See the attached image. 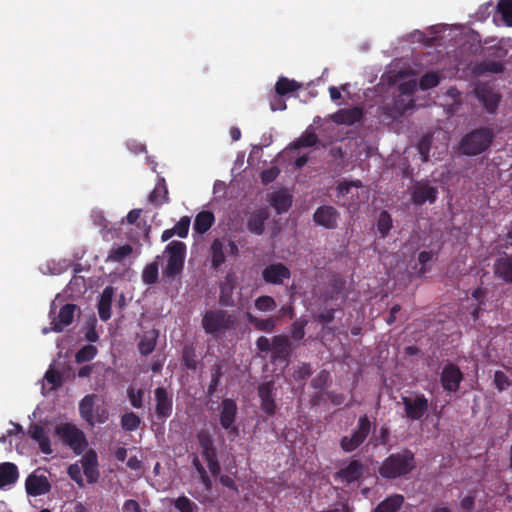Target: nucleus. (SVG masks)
<instances>
[{
    "mask_svg": "<svg viewBox=\"0 0 512 512\" xmlns=\"http://www.w3.org/2000/svg\"><path fill=\"white\" fill-rule=\"evenodd\" d=\"M416 466L415 454L406 448L385 458L378 473L384 479H396L410 474Z\"/></svg>",
    "mask_w": 512,
    "mask_h": 512,
    "instance_id": "nucleus-1",
    "label": "nucleus"
},
{
    "mask_svg": "<svg viewBox=\"0 0 512 512\" xmlns=\"http://www.w3.org/2000/svg\"><path fill=\"white\" fill-rule=\"evenodd\" d=\"M494 133L488 127L476 128L464 135L458 150L466 156H476L485 152L492 144Z\"/></svg>",
    "mask_w": 512,
    "mask_h": 512,
    "instance_id": "nucleus-2",
    "label": "nucleus"
},
{
    "mask_svg": "<svg viewBox=\"0 0 512 512\" xmlns=\"http://www.w3.org/2000/svg\"><path fill=\"white\" fill-rule=\"evenodd\" d=\"M54 432L61 442L69 447L76 455L82 454L88 447L85 433L73 423L66 422L58 424Z\"/></svg>",
    "mask_w": 512,
    "mask_h": 512,
    "instance_id": "nucleus-3",
    "label": "nucleus"
},
{
    "mask_svg": "<svg viewBox=\"0 0 512 512\" xmlns=\"http://www.w3.org/2000/svg\"><path fill=\"white\" fill-rule=\"evenodd\" d=\"M235 322V317L222 309L208 310L202 317L204 331L214 336L224 334L235 325Z\"/></svg>",
    "mask_w": 512,
    "mask_h": 512,
    "instance_id": "nucleus-4",
    "label": "nucleus"
},
{
    "mask_svg": "<svg viewBox=\"0 0 512 512\" xmlns=\"http://www.w3.org/2000/svg\"><path fill=\"white\" fill-rule=\"evenodd\" d=\"M372 429V423L367 414L361 415L357 420L355 429L350 435L340 439L339 445L343 452L351 453L358 449L368 438Z\"/></svg>",
    "mask_w": 512,
    "mask_h": 512,
    "instance_id": "nucleus-5",
    "label": "nucleus"
},
{
    "mask_svg": "<svg viewBox=\"0 0 512 512\" xmlns=\"http://www.w3.org/2000/svg\"><path fill=\"white\" fill-rule=\"evenodd\" d=\"M165 252L168 254V258L163 274L167 278L174 279L183 271L186 245L181 241L174 240L166 246Z\"/></svg>",
    "mask_w": 512,
    "mask_h": 512,
    "instance_id": "nucleus-6",
    "label": "nucleus"
},
{
    "mask_svg": "<svg viewBox=\"0 0 512 512\" xmlns=\"http://www.w3.org/2000/svg\"><path fill=\"white\" fill-rule=\"evenodd\" d=\"M197 440L201 448V455L207 462L210 473L214 477L218 476L221 472V465L218 460L213 437L207 431H200L197 434Z\"/></svg>",
    "mask_w": 512,
    "mask_h": 512,
    "instance_id": "nucleus-7",
    "label": "nucleus"
},
{
    "mask_svg": "<svg viewBox=\"0 0 512 512\" xmlns=\"http://www.w3.org/2000/svg\"><path fill=\"white\" fill-rule=\"evenodd\" d=\"M508 51L501 46H490L486 49V56L492 57L485 59L475 66V72L478 74L485 73H502L504 71V64L502 60L507 56Z\"/></svg>",
    "mask_w": 512,
    "mask_h": 512,
    "instance_id": "nucleus-8",
    "label": "nucleus"
},
{
    "mask_svg": "<svg viewBox=\"0 0 512 512\" xmlns=\"http://www.w3.org/2000/svg\"><path fill=\"white\" fill-rule=\"evenodd\" d=\"M438 198V188L431 185L429 180L416 181L410 189V200L415 206L425 203L434 204Z\"/></svg>",
    "mask_w": 512,
    "mask_h": 512,
    "instance_id": "nucleus-9",
    "label": "nucleus"
},
{
    "mask_svg": "<svg viewBox=\"0 0 512 512\" xmlns=\"http://www.w3.org/2000/svg\"><path fill=\"white\" fill-rule=\"evenodd\" d=\"M474 95L488 114H495L502 96L489 83H479L474 88Z\"/></svg>",
    "mask_w": 512,
    "mask_h": 512,
    "instance_id": "nucleus-10",
    "label": "nucleus"
},
{
    "mask_svg": "<svg viewBox=\"0 0 512 512\" xmlns=\"http://www.w3.org/2000/svg\"><path fill=\"white\" fill-rule=\"evenodd\" d=\"M237 404L235 400L225 398L221 402L219 421L221 427L227 432L228 435L234 439L239 434V429L236 422L237 417Z\"/></svg>",
    "mask_w": 512,
    "mask_h": 512,
    "instance_id": "nucleus-11",
    "label": "nucleus"
},
{
    "mask_svg": "<svg viewBox=\"0 0 512 512\" xmlns=\"http://www.w3.org/2000/svg\"><path fill=\"white\" fill-rule=\"evenodd\" d=\"M405 415L409 420H420L428 411L429 403L424 394H417L414 398L402 397Z\"/></svg>",
    "mask_w": 512,
    "mask_h": 512,
    "instance_id": "nucleus-12",
    "label": "nucleus"
},
{
    "mask_svg": "<svg viewBox=\"0 0 512 512\" xmlns=\"http://www.w3.org/2000/svg\"><path fill=\"white\" fill-rule=\"evenodd\" d=\"M292 355V343L286 335H275L272 337V350L270 361L273 364H287Z\"/></svg>",
    "mask_w": 512,
    "mask_h": 512,
    "instance_id": "nucleus-13",
    "label": "nucleus"
},
{
    "mask_svg": "<svg viewBox=\"0 0 512 512\" xmlns=\"http://www.w3.org/2000/svg\"><path fill=\"white\" fill-rule=\"evenodd\" d=\"M155 415L157 419L165 421L173 412V395L164 387L154 390Z\"/></svg>",
    "mask_w": 512,
    "mask_h": 512,
    "instance_id": "nucleus-14",
    "label": "nucleus"
},
{
    "mask_svg": "<svg viewBox=\"0 0 512 512\" xmlns=\"http://www.w3.org/2000/svg\"><path fill=\"white\" fill-rule=\"evenodd\" d=\"M258 396L260 398V407L262 411L269 417L274 416L277 410L274 382L267 381L261 383L258 386Z\"/></svg>",
    "mask_w": 512,
    "mask_h": 512,
    "instance_id": "nucleus-15",
    "label": "nucleus"
},
{
    "mask_svg": "<svg viewBox=\"0 0 512 512\" xmlns=\"http://www.w3.org/2000/svg\"><path fill=\"white\" fill-rule=\"evenodd\" d=\"M463 380V373L460 368L453 363L446 364L440 374L442 388L447 392L458 391Z\"/></svg>",
    "mask_w": 512,
    "mask_h": 512,
    "instance_id": "nucleus-16",
    "label": "nucleus"
},
{
    "mask_svg": "<svg viewBox=\"0 0 512 512\" xmlns=\"http://www.w3.org/2000/svg\"><path fill=\"white\" fill-rule=\"evenodd\" d=\"M290 277L289 268L281 262L269 264L262 270V278L267 284L282 285Z\"/></svg>",
    "mask_w": 512,
    "mask_h": 512,
    "instance_id": "nucleus-17",
    "label": "nucleus"
},
{
    "mask_svg": "<svg viewBox=\"0 0 512 512\" xmlns=\"http://www.w3.org/2000/svg\"><path fill=\"white\" fill-rule=\"evenodd\" d=\"M36 470L28 475L25 481V489L29 496L37 497L51 490V484L44 474H38Z\"/></svg>",
    "mask_w": 512,
    "mask_h": 512,
    "instance_id": "nucleus-18",
    "label": "nucleus"
},
{
    "mask_svg": "<svg viewBox=\"0 0 512 512\" xmlns=\"http://www.w3.org/2000/svg\"><path fill=\"white\" fill-rule=\"evenodd\" d=\"M340 213L330 205L318 207L313 214V221L326 229L332 230L337 227Z\"/></svg>",
    "mask_w": 512,
    "mask_h": 512,
    "instance_id": "nucleus-19",
    "label": "nucleus"
},
{
    "mask_svg": "<svg viewBox=\"0 0 512 512\" xmlns=\"http://www.w3.org/2000/svg\"><path fill=\"white\" fill-rule=\"evenodd\" d=\"M237 285V277L234 273L229 272L219 285V305L221 307H234L235 301L233 293Z\"/></svg>",
    "mask_w": 512,
    "mask_h": 512,
    "instance_id": "nucleus-20",
    "label": "nucleus"
},
{
    "mask_svg": "<svg viewBox=\"0 0 512 512\" xmlns=\"http://www.w3.org/2000/svg\"><path fill=\"white\" fill-rule=\"evenodd\" d=\"M83 474L89 484H94L99 480L100 472L98 470V455L95 450H88L81 459Z\"/></svg>",
    "mask_w": 512,
    "mask_h": 512,
    "instance_id": "nucleus-21",
    "label": "nucleus"
},
{
    "mask_svg": "<svg viewBox=\"0 0 512 512\" xmlns=\"http://www.w3.org/2000/svg\"><path fill=\"white\" fill-rule=\"evenodd\" d=\"M365 466L357 459H352L348 465L341 468L336 477L346 484H351L359 481L364 474Z\"/></svg>",
    "mask_w": 512,
    "mask_h": 512,
    "instance_id": "nucleus-22",
    "label": "nucleus"
},
{
    "mask_svg": "<svg viewBox=\"0 0 512 512\" xmlns=\"http://www.w3.org/2000/svg\"><path fill=\"white\" fill-rule=\"evenodd\" d=\"M493 272L496 278L512 284V254L503 253L493 264Z\"/></svg>",
    "mask_w": 512,
    "mask_h": 512,
    "instance_id": "nucleus-23",
    "label": "nucleus"
},
{
    "mask_svg": "<svg viewBox=\"0 0 512 512\" xmlns=\"http://www.w3.org/2000/svg\"><path fill=\"white\" fill-rule=\"evenodd\" d=\"M364 117V111L361 107H352L339 109L332 115V120L338 125L351 126L361 122Z\"/></svg>",
    "mask_w": 512,
    "mask_h": 512,
    "instance_id": "nucleus-24",
    "label": "nucleus"
},
{
    "mask_svg": "<svg viewBox=\"0 0 512 512\" xmlns=\"http://www.w3.org/2000/svg\"><path fill=\"white\" fill-rule=\"evenodd\" d=\"M27 433L29 437L38 444L43 454H52L50 437L43 426L37 423H31Z\"/></svg>",
    "mask_w": 512,
    "mask_h": 512,
    "instance_id": "nucleus-25",
    "label": "nucleus"
},
{
    "mask_svg": "<svg viewBox=\"0 0 512 512\" xmlns=\"http://www.w3.org/2000/svg\"><path fill=\"white\" fill-rule=\"evenodd\" d=\"M76 309L75 304L68 303L62 306L57 317L52 320L51 330L57 333L62 332L65 327L73 322Z\"/></svg>",
    "mask_w": 512,
    "mask_h": 512,
    "instance_id": "nucleus-26",
    "label": "nucleus"
},
{
    "mask_svg": "<svg viewBox=\"0 0 512 512\" xmlns=\"http://www.w3.org/2000/svg\"><path fill=\"white\" fill-rule=\"evenodd\" d=\"M114 296V288L112 286H106L99 298V301L97 303V309L99 318L106 322L111 318V306H112V299Z\"/></svg>",
    "mask_w": 512,
    "mask_h": 512,
    "instance_id": "nucleus-27",
    "label": "nucleus"
},
{
    "mask_svg": "<svg viewBox=\"0 0 512 512\" xmlns=\"http://www.w3.org/2000/svg\"><path fill=\"white\" fill-rule=\"evenodd\" d=\"M269 218L267 209L261 208L254 211L247 221V229L256 235H261L265 229V222Z\"/></svg>",
    "mask_w": 512,
    "mask_h": 512,
    "instance_id": "nucleus-28",
    "label": "nucleus"
},
{
    "mask_svg": "<svg viewBox=\"0 0 512 512\" xmlns=\"http://www.w3.org/2000/svg\"><path fill=\"white\" fill-rule=\"evenodd\" d=\"M269 202L278 214H282L290 209L292 196L287 191L281 189L271 194Z\"/></svg>",
    "mask_w": 512,
    "mask_h": 512,
    "instance_id": "nucleus-29",
    "label": "nucleus"
},
{
    "mask_svg": "<svg viewBox=\"0 0 512 512\" xmlns=\"http://www.w3.org/2000/svg\"><path fill=\"white\" fill-rule=\"evenodd\" d=\"M19 477L18 468L14 463H0V488L14 484Z\"/></svg>",
    "mask_w": 512,
    "mask_h": 512,
    "instance_id": "nucleus-30",
    "label": "nucleus"
},
{
    "mask_svg": "<svg viewBox=\"0 0 512 512\" xmlns=\"http://www.w3.org/2000/svg\"><path fill=\"white\" fill-rule=\"evenodd\" d=\"M404 504L401 494H393L381 501L372 512H398Z\"/></svg>",
    "mask_w": 512,
    "mask_h": 512,
    "instance_id": "nucleus-31",
    "label": "nucleus"
},
{
    "mask_svg": "<svg viewBox=\"0 0 512 512\" xmlns=\"http://www.w3.org/2000/svg\"><path fill=\"white\" fill-rule=\"evenodd\" d=\"M211 267L219 269L226 261L225 244L221 239H214L210 246Z\"/></svg>",
    "mask_w": 512,
    "mask_h": 512,
    "instance_id": "nucleus-32",
    "label": "nucleus"
},
{
    "mask_svg": "<svg viewBox=\"0 0 512 512\" xmlns=\"http://www.w3.org/2000/svg\"><path fill=\"white\" fill-rule=\"evenodd\" d=\"M158 331L153 329L145 332L138 342V350L140 354L147 356L151 354L156 346Z\"/></svg>",
    "mask_w": 512,
    "mask_h": 512,
    "instance_id": "nucleus-33",
    "label": "nucleus"
},
{
    "mask_svg": "<svg viewBox=\"0 0 512 512\" xmlns=\"http://www.w3.org/2000/svg\"><path fill=\"white\" fill-rule=\"evenodd\" d=\"M95 395L89 394L86 395L79 403V413L82 419H84L88 424L94 425V404H95Z\"/></svg>",
    "mask_w": 512,
    "mask_h": 512,
    "instance_id": "nucleus-34",
    "label": "nucleus"
},
{
    "mask_svg": "<svg viewBox=\"0 0 512 512\" xmlns=\"http://www.w3.org/2000/svg\"><path fill=\"white\" fill-rule=\"evenodd\" d=\"M246 319H247L248 323L251 324L258 331L271 332L276 327L277 318H275V317H270V318L264 319V318L256 317L252 313L247 312Z\"/></svg>",
    "mask_w": 512,
    "mask_h": 512,
    "instance_id": "nucleus-35",
    "label": "nucleus"
},
{
    "mask_svg": "<svg viewBox=\"0 0 512 512\" xmlns=\"http://www.w3.org/2000/svg\"><path fill=\"white\" fill-rule=\"evenodd\" d=\"M215 221L214 214L210 211L199 212L194 220L193 228L199 234L206 233Z\"/></svg>",
    "mask_w": 512,
    "mask_h": 512,
    "instance_id": "nucleus-36",
    "label": "nucleus"
},
{
    "mask_svg": "<svg viewBox=\"0 0 512 512\" xmlns=\"http://www.w3.org/2000/svg\"><path fill=\"white\" fill-rule=\"evenodd\" d=\"M159 259L160 256H157L156 259L147 264L142 271V281L147 285H153L158 281L159 278Z\"/></svg>",
    "mask_w": 512,
    "mask_h": 512,
    "instance_id": "nucleus-37",
    "label": "nucleus"
},
{
    "mask_svg": "<svg viewBox=\"0 0 512 512\" xmlns=\"http://www.w3.org/2000/svg\"><path fill=\"white\" fill-rule=\"evenodd\" d=\"M169 201L168 190L164 179L158 183L149 195V202L155 206H160Z\"/></svg>",
    "mask_w": 512,
    "mask_h": 512,
    "instance_id": "nucleus-38",
    "label": "nucleus"
},
{
    "mask_svg": "<svg viewBox=\"0 0 512 512\" xmlns=\"http://www.w3.org/2000/svg\"><path fill=\"white\" fill-rule=\"evenodd\" d=\"M301 88V84L295 80L288 79L286 77H279L275 85L276 94L284 96L288 93H292Z\"/></svg>",
    "mask_w": 512,
    "mask_h": 512,
    "instance_id": "nucleus-39",
    "label": "nucleus"
},
{
    "mask_svg": "<svg viewBox=\"0 0 512 512\" xmlns=\"http://www.w3.org/2000/svg\"><path fill=\"white\" fill-rule=\"evenodd\" d=\"M319 139L316 133L306 130L297 140L290 144V149H300L303 147H313Z\"/></svg>",
    "mask_w": 512,
    "mask_h": 512,
    "instance_id": "nucleus-40",
    "label": "nucleus"
},
{
    "mask_svg": "<svg viewBox=\"0 0 512 512\" xmlns=\"http://www.w3.org/2000/svg\"><path fill=\"white\" fill-rule=\"evenodd\" d=\"M393 227V220L391 215L383 210L379 213L377 219V230L382 238H385Z\"/></svg>",
    "mask_w": 512,
    "mask_h": 512,
    "instance_id": "nucleus-41",
    "label": "nucleus"
},
{
    "mask_svg": "<svg viewBox=\"0 0 512 512\" xmlns=\"http://www.w3.org/2000/svg\"><path fill=\"white\" fill-rule=\"evenodd\" d=\"M140 424L141 419L134 412H127L121 417V427L124 431L133 432L139 428Z\"/></svg>",
    "mask_w": 512,
    "mask_h": 512,
    "instance_id": "nucleus-42",
    "label": "nucleus"
},
{
    "mask_svg": "<svg viewBox=\"0 0 512 512\" xmlns=\"http://www.w3.org/2000/svg\"><path fill=\"white\" fill-rule=\"evenodd\" d=\"M133 252V247L130 244H125L116 248H112L108 254V260L113 262H122L125 258L130 256Z\"/></svg>",
    "mask_w": 512,
    "mask_h": 512,
    "instance_id": "nucleus-43",
    "label": "nucleus"
},
{
    "mask_svg": "<svg viewBox=\"0 0 512 512\" xmlns=\"http://www.w3.org/2000/svg\"><path fill=\"white\" fill-rule=\"evenodd\" d=\"M254 306L260 312H271L276 309L277 304L273 297L262 295L255 299Z\"/></svg>",
    "mask_w": 512,
    "mask_h": 512,
    "instance_id": "nucleus-44",
    "label": "nucleus"
},
{
    "mask_svg": "<svg viewBox=\"0 0 512 512\" xmlns=\"http://www.w3.org/2000/svg\"><path fill=\"white\" fill-rule=\"evenodd\" d=\"M97 348L91 344L83 346L75 355V361L79 364L91 361L97 355Z\"/></svg>",
    "mask_w": 512,
    "mask_h": 512,
    "instance_id": "nucleus-45",
    "label": "nucleus"
},
{
    "mask_svg": "<svg viewBox=\"0 0 512 512\" xmlns=\"http://www.w3.org/2000/svg\"><path fill=\"white\" fill-rule=\"evenodd\" d=\"M440 82L437 72H427L419 80V88L423 91L436 87Z\"/></svg>",
    "mask_w": 512,
    "mask_h": 512,
    "instance_id": "nucleus-46",
    "label": "nucleus"
},
{
    "mask_svg": "<svg viewBox=\"0 0 512 512\" xmlns=\"http://www.w3.org/2000/svg\"><path fill=\"white\" fill-rule=\"evenodd\" d=\"M497 10L502 15L505 24L512 27V0H499Z\"/></svg>",
    "mask_w": 512,
    "mask_h": 512,
    "instance_id": "nucleus-47",
    "label": "nucleus"
},
{
    "mask_svg": "<svg viewBox=\"0 0 512 512\" xmlns=\"http://www.w3.org/2000/svg\"><path fill=\"white\" fill-rule=\"evenodd\" d=\"M362 183L360 180H354V181H342L339 182L336 190H337V196L338 197H346L348 194L352 193L353 188H361Z\"/></svg>",
    "mask_w": 512,
    "mask_h": 512,
    "instance_id": "nucleus-48",
    "label": "nucleus"
},
{
    "mask_svg": "<svg viewBox=\"0 0 512 512\" xmlns=\"http://www.w3.org/2000/svg\"><path fill=\"white\" fill-rule=\"evenodd\" d=\"M183 365L187 369L194 370L197 367L196 353L192 346H185L182 352Z\"/></svg>",
    "mask_w": 512,
    "mask_h": 512,
    "instance_id": "nucleus-49",
    "label": "nucleus"
},
{
    "mask_svg": "<svg viewBox=\"0 0 512 512\" xmlns=\"http://www.w3.org/2000/svg\"><path fill=\"white\" fill-rule=\"evenodd\" d=\"M308 321L306 319H296L291 324V337L294 341H300L305 336V327Z\"/></svg>",
    "mask_w": 512,
    "mask_h": 512,
    "instance_id": "nucleus-50",
    "label": "nucleus"
},
{
    "mask_svg": "<svg viewBox=\"0 0 512 512\" xmlns=\"http://www.w3.org/2000/svg\"><path fill=\"white\" fill-rule=\"evenodd\" d=\"M127 396L132 407L136 409H140L143 407L144 391L142 389H135L134 387H129L127 389Z\"/></svg>",
    "mask_w": 512,
    "mask_h": 512,
    "instance_id": "nucleus-51",
    "label": "nucleus"
},
{
    "mask_svg": "<svg viewBox=\"0 0 512 512\" xmlns=\"http://www.w3.org/2000/svg\"><path fill=\"white\" fill-rule=\"evenodd\" d=\"M222 376L221 367L216 365L211 370V381L209 383L207 394L211 397L214 395Z\"/></svg>",
    "mask_w": 512,
    "mask_h": 512,
    "instance_id": "nucleus-52",
    "label": "nucleus"
},
{
    "mask_svg": "<svg viewBox=\"0 0 512 512\" xmlns=\"http://www.w3.org/2000/svg\"><path fill=\"white\" fill-rule=\"evenodd\" d=\"M345 284L346 282L343 278L334 277L329 283L331 293L327 296V299H336L337 296L343 292Z\"/></svg>",
    "mask_w": 512,
    "mask_h": 512,
    "instance_id": "nucleus-53",
    "label": "nucleus"
},
{
    "mask_svg": "<svg viewBox=\"0 0 512 512\" xmlns=\"http://www.w3.org/2000/svg\"><path fill=\"white\" fill-rule=\"evenodd\" d=\"M190 227V218L188 216H183L177 224L172 228L175 235L180 238H186L189 233Z\"/></svg>",
    "mask_w": 512,
    "mask_h": 512,
    "instance_id": "nucleus-54",
    "label": "nucleus"
},
{
    "mask_svg": "<svg viewBox=\"0 0 512 512\" xmlns=\"http://www.w3.org/2000/svg\"><path fill=\"white\" fill-rule=\"evenodd\" d=\"M312 375V367L309 363H301L293 372L296 381H302Z\"/></svg>",
    "mask_w": 512,
    "mask_h": 512,
    "instance_id": "nucleus-55",
    "label": "nucleus"
},
{
    "mask_svg": "<svg viewBox=\"0 0 512 512\" xmlns=\"http://www.w3.org/2000/svg\"><path fill=\"white\" fill-rule=\"evenodd\" d=\"M67 474L79 487H84L81 467L77 463L68 466Z\"/></svg>",
    "mask_w": 512,
    "mask_h": 512,
    "instance_id": "nucleus-56",
    "label": "nucleus"
},
{
    "mask_svg": "<svg viewBox=\"0 0 512 512\" xmlns=\"http://www.w3.org/2000/svg\"><path fill=\"white\" fill-rule=\"evenodd\" d=\"M174 505L180 512H194L196 508V505L186 496L178 497Z\"/></svg>",
    "mask_w": 512,
    "mask_h": 512,
    "instance_id": "nucleus-57",
    "label": "nucleus"
},
{
    "mask_svg": "<svg viewBox=\"0 0 512 512\" xmlns=\"http://www.w3.org/2000/svg\"><path fill=\"white\" fill-rule=\"evenodd\" d=\"M44 378L49 384L52 385V389L59 388L63 384V378L61 373L53 369H49L48 371H46Z\"/></svg>",
    "mask_w": 512,
    "mask_h": 512,
    "instance_id": "nucleus-58",
    "label": "nucleus"
},
{
    "mask_svg": "<svg viewBox=\"0 0 512 512\" xmlns=\"http://www.w3.org/2000/svg\"><path fill=\"white\" fill-rule=\"evenodd\" d=\"M279 174H280V170L277 166H272L268 169H265L261 172V175H260L261 182L264 185H268L271 182H273L278 177Z\"/></svg>",
    "mask_w": 512,
    "mask_h": 512,
    "instance_id": "nucleus-59",
    "label": "nucleus"
},
{
    "mask_svg": "<svg viewBox=\"0 0 512 512\" xmlns=\"http://www.w3.org/2000/svg\"><path fill=\"white\" fill-rule=\"evenodd\" d=\"M494 384L499 391H503L511 385V381L503 371L497 370L494 373Z\"/></svg>",
    "mask_w": 512,
    "mask_h": 512,
    "instance_id": "nucleus-60",
    "label": "nucleus"
},
{
    "mask_svg": "<svg viewBox=\"0 0 512 512\" xmlns=\"http://www.w3.org/2000/svg\"><path fill=\"white\" fill-rule=\"evenodd\" d=\"M418 151L422 158L423 162L428 161L429 152H430V138L428 136H423L418 143Z\"/></svg>",
    "mask_w": 512,
    "mask_h": 512,
    "instance_id": "nucleus-61",
    "label": "nucleus"
},
{
    "mask_svg": "<svg viewBox=\"0 0 512 512\" xmlns=\"http://www.w3.org/2000/svg\"><path fill=\"white\" fill-rule=\"evenodd\" d=\"M328 378H329L328 371H326V370L320 371L319 374L312 379L311 387H313L314 389H322L325 386Z\"/></svg>",
    "mask_w": 512,
    "mask_h": 512,
    "instance_id": "nucleus-62",
    "label": "nucleus"
},
{
    "mask_svg": "<svg viewBox=\"0 0 512 512\" xmlns=\"http://www.w3.org/2000/svg\"><path fill=\"white\" fill-rule=\"evenodd\" d=\"M256 347L260 353H271L272 350V339H268L265 336H260L256 340Z\"/></svg>",
    "mask_w": 512,
    "mask_h": 512,
    "instance_id": "nucleus-63",
    "label": "nucleus"
},
{
    "mask_svg": "<svg viewBox=\"0 0 512 512\" xmlns=\"http://www.w3.org/2000/svg\"><path fill=\"white\" fill-rule=\"evenodd\" d=\"M335 318V310L334 309H325L324 311L320 312L316 319L321 324H329L331 323Z\"/></svg>",
    "mask_w": 512,
    "mask_h": 512,
    "instance_id": "nucleus-64",
    "label": "nucleus"
}]
</instances>
